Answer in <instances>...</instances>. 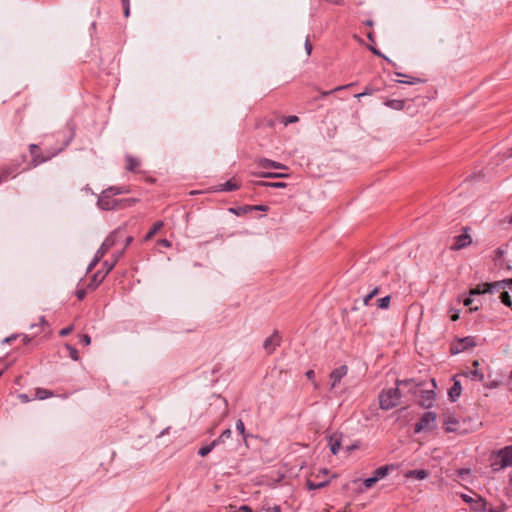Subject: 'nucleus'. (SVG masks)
<instances>
[{"mask_svg":"<svg viewBox=\"0 0 512 512\" xmlns=\"http://www.w3.org/2000/svg\"><path fill=\"white\" fill-rule=\"evenodd\" d=\"M35 396L37 399L44 400L54 396V393L51 390L45 388H37L35 390Z\"/></svg>","mask_w":512,"mask_h":512,"instance_id":"nucleus-23","label":"nucleus"},{"mask_svg":"<svg viewBox=\"0 0 512 512\" xmlns=\"http://www.w3.org/2000/svg\"><path fill=\"white\" fill-rule=\"evenodd\" d=\"M141 161L138 158H135L131 155L126 156V170L130 172H137V169L140 167Z\"/></svg>","mask_w":512,"mask_h":512,"instance_id":"nucleus-16","label":"nucleus"},{"mask_svg":"<svg viewBox=\"0 0 512 512\" xmlns=\"http://www.w3.org/2000/svg\"><path fill=\"white\" fill-rule=\"evenodd\" d=\"M240 188V185L232 178L226 181L225 183L218 185V191H235Z\"/></svg>","mask_w":512,"mask_h":512,"instance_id":"nucleus-17","label":"nucleus"},{"mask_svg":"<svg viewBox=\"0 0 512 512\" xmlns=\"http://www.w3.org/2000/svg\"><path fill=\"white\" fill-rule=\"evenodd\" d=\"M341 434L334 433L328 437V446L333 455H336L341 446Z\"/></svg>","mask_w":512,"mask_h":512,"instance_id":"nucleus-12","label":"nucleus"},{"mask_svg":"<svg viewBox=\"0 0 512 512\" xmlns=\"http://www.w3.org/2000/svg\"><path fill=\"white\" fill-rule=\"evenodd\" d=\"M462 375L465 377L471 378V379H477L480 382L484 381V374L482 372H480L478 369H474L472 371L465 372Z\"/></svg>","mask_w":512,"mask_h":512,"instance_id":"nucleus-26","label":"nucleus"},{"mask_svg":"<svg viewBox=\"0 0 512 512\" xmlns=\"http://www.w3.org/2000/svg\"><path fill=\"white\" fill-rule=\"evenodd\" d=\"M108 189L113 190V193L115 195L127 194L130 192V188L128 186H121V187L111 186Z\"/></svg>","mask_w":512,"mask_h":512,"instance_id":"nucleus-37","label":"nucleus"},{"mask_svg":"<svg viewBox=\"0 0 512 512\" xmlns=\"http://www.w3.org/2000/svg\"><path fill=\"white\" fill-rule=\"evenodd\" d=\"M18 337V335H11L9 337H6L4 340H3V343H7V344H10L12 343L16 338Z\"/></svg>","mask_w":512,"mask_h":512,"instance_id":"nucleus-57","label":"nucleus"},{"mask_svg":"<svg viewBox=\"0 0 512 512\" xmlns=\"http://www.w3.org/2000/svg\"><path fill=\"white\" fill-rule=\"evenodd\" d=\"M124 236V228H117L114 231H112L106 239L103 241L100 248L97 250L96 253L99 255L101 254V257L103 258L104 255L117 244V242L120 240L121 237Z\"/></svg>","mask_w":512,"mask_h":512,"instance_id":"nucleus-6","label":"nucleus"},{"mask_svg":"<svg viewBox=\"0 0 512 512\" xmlns=\"http://www.w3.org/2000/svg\"><path fill=\"white\" fill-rule=\"evenodd\" d=\"M217 446L216 442H214V440L209 444V445H206V446H203L199 449L198 451V454L202 457H205L207 456L211 451L212 449Z\"/></svg>","mask_w":512,"mask_h":512,"instance_id":"nucleus-33","label":"nucleus"},{"mask_svg":"<svg viewBox=\"0 0 512 512\" xmlns=\"http://www.w3.org/2000/svg\"><path fill=\"white\" fill-rule=\"evenodd\" d=\"M505 288V281H498L493 283H483L477 285L470 291V295H480L483 293L493 292L494 290H500Z\"/></svg>","mask_w":512,"mask_h":512,"instance_id":"nucleus-7","label":"nucleus"},{"mask_svg":"<svg viewBox=\"0 0 512 512\" xmlns=\"http://www.w3.org/2000/svg\"><path fill=\"white\" fill-rule=\"evenodd\" d=\"M86 296V290L85 289H78L76 291V297L78 300L82 301Z\"/></svg>","mask_w":512,"mask_h":512,"instance_id":"nucleus-54","label":"nucleus"},{"mask_svg":"<svg viewBox=\"0 0 512 512\" xmlns=\"http://www.w3.org/2000/svg\"><path fill=\"white\" fill-rule=\"evenodd\" d=\"M80 343L85 345V346H88L90 345L91 343V338L88 334H83L80 336Z\"/></svg>","mask_w":512,"mask_h":512,"instance_id":"nucleus-49","label":"nucleus"},{"mask_svg":"<svg viewBox=\"0 0 512 512\" xmlns=\"http://www.w3.org/2000/svg\"><path fill=\"white\" fill-rule=\"evenodd\" d=\"M73 331V326H68L59 331L60 336H67Z\"/></svg>","mask_w":512,"mask_h":512,"instance_id":"nucleus-50","label":"nucleus"},{"mask_svg":"<svg viewBox=\"0 0 512 512\" xmlns=\"http://www.w3.org/2000/svg\"><path fill=\"white\" fill-rule=\"evenodd\" d=\"M305 50H306V52H307V54H308V55H310V54H311V51H312V44H311V42H310V40H309V38H308V37L306 38V41H305Z\"/></svg>","mask_w":512,"mask_h":512,"instance_id":"nucleus-55","label":"nucleus"},{"mask_svg":"<svg viewBox=\"0 0 512 512\" xmlns=\"http://www.w3.org/2000/svg\"><path fill=\"white\" fill-rule=\"evenodd\" d=\"M121 2H122L123 10H124V15H125V17H128L130 15L129 0H121Z\"/></svg>","mask_w":512,"mask_h":512,"instance_id":"nucleus-47","label":"nucleus"},{"mask_svg":"<svg viewBox=\"0 0 512 512\" xmlns=\"http://www.w3.org/2000/svg\"><path fill=\"white\" fill-rule=\"evenodd\" d=\"M354 84L353 83H350V84H347V85H342V86H338L330 91H326L323 93V96H327V95H330L331 93L335 92V91H340V90H344V89H347L351 86H353Z\"/></svg>","mask_w":512,"mask_h":512,"instance_id":"nucleus-41","label":"nucleus"},{"mask_svg":"<svg viewBox=\"0 0 512 512\" xmlns=\"http://www.w3.org/2000/svg\"><path fill=\"white\" fill-rule=\"evenodd\" d=\"M385 105L394 110H403L405 107L404 100L392 99L385 102Z\"/></svg>","mask_w":512,"mask_h":512,"instance_id":"nucleus-24","label":"nucleus"},{"mask_svg":"<svg viewBox=\"0 0 512 512\" xmlns=\"http://www.w3.org/2000/svg\"><path fill=\"white\" fill-rule=\"evenodd\" d=\"M347 372H348V368L346 365H342V366L334 369L330 374V378L333 381L332 387H335L336 384L339 383L344 376H346Z\"/></svg>","mask_w":512,"mask_h":512,"instance_id":"nucleus-13","label":"nucleus"},{"mask_svg":"<svg viewBox=\"0 0 512 512\" xmlns=\"http://www.w3.org/2000/svg\"><path fill=\"white\" fill-rule=\"evenodd\" d=\"M378 481L375 480V478L373 476L369 477V478H366L364 479L363 481V485L366 489H369L371 488L375 483H377Z\"/></svg>","mask_w":512,"mask_h":512,"instance_id":"nucleus-42","label":"nucleus"},{"mask_svg":"<svg viewBox=\"0 0 512 512\" xmlns=\"http://www.w3.org/2000/svg\"><path fill=\"white\" fill-rule=\"evenodd\" d=\"M245 209H249V211H252V210L267 211L268 207L266 205H255V206H245Z\"/></svg>","mask_w":512,"mask_h":512,"instance_id":"nucleus-48","label":"nucleus"},{"mask_svg":"<svg viewBox=\"0 0 512 512\" xmlns=\"http://www.w3.org/2000/svg\"><path fill=\"white\" fill-rule=\"evenodd\" d=\"M240 511H243V512H253L252 509L248 506V505H242L240 508H239Z\"/></svg>","mask_w":512,"mask_h":512,"instance_id":"nucleus-60","label":"nucleus"},{"mask_svg":"<svg viewBox=\"0 0 512 512\" xmlns=\"http://www.w3.org/2000/svg\"><path fill=\"white\" fill-rule=\"evenodd\" d=\"M508 466H512V445L499 450L497 453V459L491 463V467L494 472Z\"/></svg>","mask_w":512,"mask_h":512,"instance_id":"nucleus-3","label":"nucleus"},{"mask_svg":"<svg viewBox=\"0 0 512 512\" xmlns=\"http://www.w3.org/2000/svg\"><path fill=\"white\" fill-rule=\"evenodd\" d=\"M280 345V336L277 331H275L271 336H269L263 343V348L267 352V354H272L275 349Z\"/></svg>","mask_w":512,"mask_h":512,"instance_id":"nucleus-9","label":"nucleus"},{"mask_svg":"<svg viewBox=\"0 0 512 512\" xmlns=\"http://www.w3.org/2000/svg\"><path fill=\"white\" fill-rule=\"evenodd\" d=\"M443 425L446 432H456L458 430V420L454 416H446Z\"/></svg>","mask_w":512,"mask_h":512,"instance_id":"nucleus-15","label":"nucleus"},{"mask_svg":"<svg viewBox=\"0 0 512 512\" xmlns=\"http://www.w3.org/2000/svg\"><path fill=\"white\" fill-rule=\"evenodd\" d=\"M500 300L501 302L508 306V307H511L512 306V299H511V296L510 294L507 292V291H503L500 295Z\"/></svg>","mask_w":512,"mask_h":512,"instance_id":"nucleus-38","label":"nucleus"},{"mask_svg":"<svg viewBox=\"0 0 512 512\" xmlns=\"http://www.w3.org/2000/svg\"><path fill=\"white\" fill-rule=\"evenodd\" d=\"M163 222L162 221H157L155 222L152 227L150 228V230L148 231V233L145 235L144 239L146 241L152 239L154 237V235L160 231L163 227Z\"/></svg>","mask_w":512,"mask_h":512,"instance_id":"nucleus-22","label":"nucleus"},{"mask_svg":"<svg viewBox=\"0 0 512 512\" xmlns=\"http://www.w3.org/2000/svg\"><path fill=\"white\" fill-rule=\"evenodd\" d=\"M502 255H503V250H502L501 248H498V249L496 250V256H497V258H501V257H502Z\"/></svg>","mask_w":512,"mask_h":512,"instance_id":"nucleus-61","label":"nucleus"},{"mask_svg":"<svg viewBox=\"0 0 512 512\" xmlns=\"http://www.w3.org/2000/svg\"><path fill=\"white\" fill-rule=\"evenodd\" d=\"M396 75L399 76V77L406 78V80H399L398 82H400V83L414 85V84H417V83L425 82V80H423L421 78L408 76V75H405V74L400 73V72H397Z\"/></svg>","mask_w":512,"mask_h":512,"instance_id":"nucleus-21","label":"nucleus"},{"mask_svg":"<svg viewBox=\"0 0 512 512\" xmlns=\"http://www.w3.org/2000/svg\"><path fill=\"white\" fill-rule=\"evenodd\" d=\"M369 50H370L373 54H375V55H377V56H379V57L384 58V59H385L386 61H388L389 63H392V61H391L390 59H388L384 54H382V53H381L377 48H375L374 46H369Z\"/></svg>","mask_w":512,"mask_h":512,"instance_id":"nucleus-46","label":"nucleus"},{"mask_svg":"<svg viewBox=\"0 0 512 512\" xmlns=\"http://www.w3.org/2000/svg\"><path fill=\"white\" fill-rule=\"evenodd\" d=\"M30 341H31V338H30L29 336H27V335H23V342H24L25 344H28Z\"/></svg>","mask_w":512,"mask_h":512,"instance_id":"nucleus-64","label":"nucleus"},{"mask_svg":"<svg viewBox=\"0 0 512 512\" xmlns=\"http://www.w3.org/2000/svg\"><path fill=\"white\" fill-rule=\"evenodd\" d=\"M436 420V414L434 412H426L421 417L418 423L415 424L414 432L419 433L423 430H428L431 428V424H433Z\"/></svg>","mask_w":512,"mask_h":512,"instance_id":"nucleus-8","label":"nucleus"},{"mask_svg":"<svg viewBox=\"0 0 512 512\" xmlns=\"http://www.w3.org/2000/svg\"><path fill=\"white\" fill-rule=\"evenodd\" d=\"M379 287H374L370 293H368L366 296L363 297V305L368 306L370 303V300L374 298L379 293Z\"/></svg>","mask_w":512,"mask_h":512,"instance_id":"nucleus-34","label":"nucleus"},{"mask_svg":"<svg viewBox=\"0 0 512 512\" xmlns=\"http://www.w3.org/2000/svg\"><path fill=\"white\" fill-rule=\"evenodd\" d=\"M102 257H101V254L99 255L98 253H95L92 261L90 262V264L88 265L87 267V271H92L93 268L101 261Z\"/></svg>","mask_w":512,"mask_h":512,"instance_id":"nucleus-40","label":"nucleus"},{"mask_svg":"<svg viewBox=\"0 0 512 512\" xmlns=\"http://www.w3.org/2000/svg\"><path fill=\"white\" fill-rule=\"evenodd\" d=\"M158 244L161 245V246H164V247H171V242L167 239H160L158 241Z\"/></svg>","mask_w":512,"mask_h":512,"instance_id":"nucleus-56","label":"nucleus"},{"mask_svg":"<svg viewBox=\"0 0 512 512\" xmlns=\"http://www.w3.org/2000/svg\"><path fill=\"white\" fill-rule=\"evenodd\" d=\"M231 434H232V431L231 429H225L221 434L220 436L214 440V442H216L217 445L221 444V443H224L227 439H229L231 437Z\"/></svg>","mask_w":512,"mask_h":512,"instance_id":"nucleus-32","label":"nucleus"},{"mask_svg":"<svg viewBox=\"0 0 512 512\" xmlns=\"http://www.w3.org/2000/svg\"><path fill=\"white\" fill-rule=\"evenodd\" d=\"M472 243L471 236L467 233L458 235L454 237V243L451 246L452 250H460L467 246H469Z\"/></svg>","mask_w":512,"mask_h":512,"instance_id":"nucleus-10","label":"nucleus"},{"mask_svg":"<svg viewBox=\"0 0 512 512\" xmlns=\"http://www.w3.org/2000/svg\"><path fill=\"white\" fill-rule=\"evenodd\" d=\"M329 483V481H322V482H318V483H315L311 480H307V487L309 490H315V489H320V488H323L325 486H327Z\"/></svg>","mask_w":512,"mask_h":512,"instance_id":"nucleus-35","label":"nucleus"},{"mask_svg":"<svg viewBox=\"0 0 512 512\" xmlns=\"http://www.w3.org/2000/svg\"><path fill=\"white\" fill-rule=\"evenodd\" d=\"M102 276L101 272L98 271L96 272L93 277H92V280H91V283L89 286H92L94 288H96L99 284H98V280L100 279V277Z\"/></svg>","mask_w":512,"mask_h":512,"instance_id":"nucleus-45","label":"nucleus"},{"mask_svg":"<svg viewBox=\"0 0 512 512\" xmlns=\"http://www.w3.org/2000/svg\"><path fill=\"white\" fill-rule=\"evenodd\" d=\"M123 238L125 240V243H124V246H123L122 249L126 250V248L132 243L133 237L132 236H126L124 234ZM120 239H122V237Z\"/></svg>","mask_w":512,"mask_h":512,"instance_id":"nucleus-52","label":"nucleus"},{"mask_svg":"<svg viewBox=\"0 0 512 512\" xmlns=\"http://www.w3.org/2000/svg\"><path fill=\"white\" fill-rule=\"evenodd\" d=\"M477 345L476 337L467 336L464 338H457L450 345L449 352L451 355L459 354L469 348H473Z\"/></svg>","mask_w":512,"mask_h":512,"instance_id":"nucleus-5","label":"nucleus"},{"mask_svg":"<svg viewBox=\"0 0 512 512\" xmlns=\"http://www.w3.org/2000/svg\"><path fill=\"white\" fill-rule=\"evenodd\" d=\"M298 121H299V118L296 115H291V116L285 117L283 119V123L285 126H287L288 124H291V123H296Z\"/></svg>","mask_w":512,"mask_h":512,"instance_id":"nucleus-44","label":"nucleus"},{"mask_svg":"<svg viewBox=\"0 0 512 512\" xmlns=\"http://www.w3.org/2000/svg\"><path fill=\"white\" fill-rule=\"evenodd\" d=\"M468 474H470V469H459V470H458V475H459L460 477H462V478H463L465 475H468Z\"/></svg>","mask_w":512,"mask_h":512,"instance_id":"nucleus-58","label":"nucleus"},{"mask_svg":"<svg viewBox=\"0 0 512 512\" xmlns=\"http://www.w3.org/2000/svg\"><path fill=\"white\" fill-rule=\"evenodd\" d=\"M236 430L242 436L244 443H247L249 434L246 433L244 422L241 419H238L236 422Z\"/></svg>","mask_w":512,"mask_h":512,"instance_id":"nucleus-27","label":"nucleus"},{"mask_svg":"<svg viewBox=\"0 0 512 512\" xmlns=\"http://www.w3.org/2000/svg\"><path fill=\"white\" fill-rule=\"evenodd\" d=\"M229 211L236 215H240L241 213H245V212L249 211V209H245V207H240V208H230Z\"/></svg>","mask_w":512,"mask_h":512,"instance_id":"nucleus-51","label":"nucleus"},{"mask_svg":"<svg viewBox=\"0 0 512 512\" xmlns=\"http://www.w3.org/2000/svg\"><path fill=\"white\" fill-rule=\"evenodd\" d=\"M429 475L428 471L426 470H411L407 473V477H413L415 479H418V480H423L425 478H427Z\"/></svg>","mask_w":512,"mask_h":512,"instance_id":"nucleus-25","label":"nucleus"},{"mask_svg":"<svg viewBox=\"0 0 512 512\" xmlns=\"http://www.w3.org/2000/svg\"><path fill=\"white\" fill-rule=\"evenodd\" d=\"M261 176L264 178H281V177H286L287 175L282 174V173L267 172V173H262Z\"/></svg>","mask_w":512,"mask_h":512,"instance_id":"nucleus-43","label":"nucleus"},{"mask_svg":"<svg viewBox=\"0 0 512 512\" xmlns=\"http://www.w3.org/2000/svg\"><path fill=\"white\" fill-rule=\"evenodd\" d=\"M29 152L31 155V162L30 164L33 167H37L40 164H43L50 160L51 158L55 157L59 152L60 149L54 150V151H47L45 154L40 152V148L36 144H30L29 145Z\"/></svg>","mask_w":512,"mask_h":512,"instance_id":"nucleus-2","label":"nucleus"},{"mask_svg":"<svg viewBox=\"0 0 512 512\" xmlns=\"http://www.w3.org/2000/svg\"><path fill=\"white\" fill-rule=\"evenodd\" d=\"M436 394L434 390H423L421 391L419 404L424 408H430L433 406Z\"/></svg>","mask_w":512,"mask_h":512,"instance_id":"nucleus-11","label":"nucleus"},{"mask_svg":"<svg viewBox=\"0 0 512 512\" xmlns=\"http://www.w3.org/2000/svg\"><path fill=\"white\" fill-rule=\"evenodd\" d=\"M124 252H125V250H124V249H122L121 251L114 253V254H113V260H112V262H115V264H117V262L119 261V259L123 256Z\"/></svg>","mask_w":512,"mask_h":512,"instance_id":"nucleus-53","label":"nucleus"},{"mask_svg":"<svg viewBox=\"0 0 512 512\" xmlns=\"http://www.w3.org/2000/svg\"><path fill=\"white\" fill-rule=\"evenodd\" d=\"M412 383H414L413 379L397 380L396 387L382 390L378 396L379 407L382 410H390L398 406L401 400V391L398 387L400 385L408 386Z\"/></svg>","mask_w":512,"mask_h":512,"instance_id":"nucleus-1","label":"nucleus"},{"mask_svg":"<svg viewBox=\"0 0 512 512\" xmlns=\"http://www.w3.org/2000/svg\"><path fill=\"white\" fill-rule=\"evenodd\" d=\"M255 184L258 186L272 187V188H285L286 187V183H284V182L257 181Z\"/></svg>","mask_w":512,"mask_h":512,"instance_id":"nucleus-29","label":"nucleus"},{"mask_svg":"<svg viewBox=\"0 0 512 512\" xmlns=\"http://www.w3.org/2000/svg\"><path fill=\"white\" fill-rule=\"evenodd\" d=\"M115 265H116L115 262H108V261L103 262V268L105 271L102 274V276L100 277V279L98 280V284L102 283V281L112 271V269L115 267Z\"/></svg>","mask_w":512,"mask_h":512,"instance_id":"nucleus-28","label":"nucleus"},{"mask_svg":"<svg viewBox=\"0 0 512 512\" xmlns=\"http://www.w3.org/2000/svg\"><path fill=\"white\" fill-rule=\"evenodd\" d=\"M113 190L105 189L98 197L97 204L102 210L119 209V201L114 198Z\"/></svg>","mask_w":512,"mask_h":512,"instance_id":"nucleus-4","label":"nucleus"},{"mask_svg":"<svg viewBox=\"0 0 512 512\" xmlns=\"http://www.w3.org/2000/svg\"><path fill=\"white\" fill-rule=\"evenodd\" d=\"M459 319V313L458 312H455L453 315H451V320L452 321H457Z\"/></svg>","mask_w":512,"mask_h":512,"instance_id":"nucleus-62","label":"nucleus"},{"mask_svg":"<svg viewBox=\"0 0 512 512\" xmlns=\"http://www.w3.org/2000/svg\"><path fill=\"white\" fill-rule=\"evenodd\" d=\"M306 377L309 379V380H313L315 378V372L313 370H308L306 372Z\"/></svg>","mask_w":512,"mask_h":512,"instance_id":"nucleus-59","label":"nucleus"},{"mask_svg":"<svg viewBox=\"0 0 512 512\" xmlns=\"http://www.w3.org/2000/svg\"><path fill=\"white\" fill-rule=\"evenodd\" d=\"M259 166L264 168V169H270V168H275V169H279V168H283V165L278 163V162H275L273 160H270V159H261L259 161Z\"/></svg>","mask_w":512,"mask_h":512,"instance_id":"nucleus-20","label":"nucleus"},{"mask_svg":"<svg viewBox=\"0 0 512 512\" xmlns=\"http://www.w3.org/2000/svg\"><path fill=\"white\" fill-rule=\"evenodd\" d=\"M119 202V209L121 208H125V207H130L132 205H134L135 203L139 202V199L138 198H126V199H121V200H118Z\"/></svg>","mask_w":512,"mask_h":512,"instance_id":"nucleus-30","label":"nucleus"},{"mask_svg":"<svg viewBox=\"0 0 512 512\" xmlns=\"http://www.w3.org/2000/svg\"><path fill=\"white\" fill-rule=\"evenodd\" d=\"M376 91H378V89L372 88L371 86H366L364 91L361 92V93L356 94L355 97L356 98H361V97H364V96H369V95L374 94Z\"/></svg>","mask_w":512,"mask_h":512,"instance_id":"nucleus-39","label":"nucleus"},{"mask_svg":"<svg viewBox=\"0 0 512 512\" xmlns=\"http://www.w3.org/2000/svg\"><path fill=\"white\" fill-rule=\"evenodd\" d=\"M65 348L67 349L69 357L71 359H73L74 361H78L79 360L78 350L74 346H72L70 344H66Z\"/></svg>","mask_w":512,"mask_h":512,"instance_id":"nucleus-36","label":"nucleus"},{"mask_svg":"<svg viewBox=\"0 0 512 512\" xmlns=\"http://www.w3.org/2000/svg\"><path fill=\"white\" fill-rule=\"evenodd\" d=\"M391 296L387 295L385 297L379 298L377 300V306L380 309H388L390 306Z\"/></svg>","mask_w":512,"mask_h":512,"instance_id":"nucleus-31","label":"nucleus"},{"mask_svg":"<svg viewBox=\"0 0 512 512\" xmlns=\"http://www.w3.org/2000/svg\"><path fill=\"white\" fill-rule=\"evenodd\" d=\"M39 325H41V326H48V323H47V321L45 320V318H44V317H41V318H40V323H39Z\"/></svg>","mask_w":512,"mask_h":512,"instance_id":"nucleus-63","label":"nucleus"},{"mask_svg":"<svg viewBox=\"0 0 512 512\" xmlns=\"http://www.w3.org/2000/svg\"><path fill=\"white\" fill-rule=\"evenodd\" d=\"M392 468V465L381 466L374 471L373 477L375 478V480L379 481L383 479L388 474V471Z\"/></svg>","mask_w":512,"mask_h":512,"instance_id":"nucleus-19","label":"nucleus"},{"mask_svg":"<svg viewBox=\"0 0 512 512\" xmlns=\"http://www.w3.org/2000/svg\"><path fill=\"white\" fill-rule=\"evenodd\" d=\"M17 168L15 166H8L0 169V183L6 181L10 176L16 175Z\"/></svg>","mask_w":512,"mask_h":512,"instance_id":"nucleus-18","label":"nucleus"},{"mask_svg":"<svg viewBox=\"0 0 512 512\" xmlns=\"http://www.w3.org/2000/svg\"><path fill=\"white\" fill-rule=\"evenodd\" d=\"M453 385L449 389L448 395L451 402H455L461 395L462 387L460 382L456 379V377L453 378Z\"/></svg>","mask_w":512,"mask_h":512,"instance_id":"nucleus-14","label":"nucleus"}]
</instances>
